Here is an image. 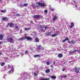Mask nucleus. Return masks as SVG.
<instances>
[{
    "label": "nucleus",
    "instance_id": "obj_1",
    "mask_svg": "<svg viewBox=\"0 0 80 80\" xmlns=\"http://www.w3.org/2000/svg\"><path fill=\"white\" fill-rule=\"evenodd\" d=\"M22 75H21V77H22L23 75V78H21L22 79L19 78L18 79V80H22V79L25 80V79H27V78H29V75L27 73H25L24 72L22 73Z\"/></svg>",
    "mask_w": 80,
    "mask_h": 80
},
{
    "label": "nucleus",
    "instance_id": "obj_2",
    "mask_svg": "<svg viewBox=\"0 0 80 80\" xmlns=\"http://www.w3.org/2000/svg\"><path fill=\"white\" fill-rule=\"evenodd\" d=\"M37 48L38 50H39L40 51L44 50V48L42 47V45H40L37 46Z\"/></svg>",
    "mask_w": 80,
    "mask_h": 80
},
{
    "label": "nucleus",
    "instance_id": "obj_3",
    "mask_svg": "<svg viewBox=\"0 0 80 80\" xmlns=\"http://www.w3.org/2000/svg\"><path fill=\"white\" fill-rule=\"evenodd\" d=\"M7 40L8 42H10V43H13V42H14V41H13V39L12 38H7Z\"/></svg>",
    "mask_w": 80,
    "mask_h": 80
},
{
    "label": "nucleus",
    "instance_id": "obj_4",
    "mask_svg": "<svg viewBox=\"0 0 80 80\" xmlns=\"http://www.w3.org/2000/svg\"><path fill=\"white\" fill-rule=\"evenodd\" d=\"M38 5L40 6V7H45V2H38Z\"/></svg>",
    "mask_w": 80,
    "mask_h": 80
},
{
    "label": "nucleus",
    "instance_id": "obj_5",
    "mask_svg": "<svg viewBox=\"0 0 80 80\" xmlns=\"http://www.w3.org/2000/svg\"><path fill=\"white\" fill-rule=\"evenodd\" d=\"M40 28L41 31L43 32V31H45L47 28V27L42 26L40 27Z\"/></svg>",
    "mask_w": 80,
    "mask_h": 80
},
{
    "label": "nucleus",
    "instance_id": "obj_6",
    "mask_svg": "<svg viewBox=\"0 0 80 80\" xmlns=\"http://www.w3.org/2000/svg\"><path fill=\"white\" fill-rule=\"evenodd\" d=\"M34 75L35 77H36L38 75V70H34Z\"/></svg>",
    "mask_w": 80,
    "mask_h": 80
},
{
    "label": "nucleus",
    "instance_id": "obj_7",
    "mask_svg": "<svg viewBox=\"0 0 80 80\" xmlns=\"http://www.w3.org/2000/svg\"><path fill=\"white\" fill-rule=\"evenodd\" d=\"M62 2H64L66 3V5H68V4L69 3V0H61Z\"/></svg>",
    "mask_w": 80,
    "mask_h": 80
},
{
    "label": "nucleus",
    "instance_id": "obj_8",
    "mask_svg": "<svg viewBox=\"0 0 80 80\" xmlns=\"http://www.w3.org/2000/svg\"><path fill=\"white\" fill-rule=\"evenodd\" d=\"M28 6V4L27 3H25L21 4L20 7H27Z\"/></svg>",
    "mask_w": 80,
    "mask_h": 80
},
{
    "label": "nucleus",
    "instance_id": "obj_9",
    "mask_svg": "<svg viewBox=\"0 0 80 80\" xmlns=\"http://www.w3.org/2000/svg\"><path fill=\"white\" fill-rule=\"evenodd\" d=\"M34 18H40V15H35L33 16Z\"/></svg>",
    "mask_w": 80,
    "mask_h": 80
},
{
    "label": "nucleus",
    "instance_id": "obj_10",
    "mask_svg": "<svg viewBox=\"0 0 80 80\" xmlns=\"http://www.w3.org/2000/svg\"><path fill=\"white\" fill-rule=\"evenodd\" d=\"M76 51H77V50H75L74 51H72L71 52H69V53L70 55H73V53H75V52H76Z\"/></svg>",
    "mask_w": 80,
    "mask_h": 80
},
{
    "label": "nucleus",
    "instance_id": "obj_11",
    "mask_svg": "<svg viewBox=\"0 0 80 80\" xmlns=\"http://www.w3.org/2000/svg\"><path fill=\"white\" fill-rule=\"evenodd\" d=\"M25 38H26L28 40H32V38L30 37H28L27 36H25L24 37Z\"/></svg>",
    "mask_w": 80,
    "mask_h": 80
},
{
    "label": "nucleus",
    "instance_id": "obj_12",
    "mask_svg": "<svg viewBox=\"0 0 80 80\" xmlns=\"http://www.w3.org/2000/svg\"><path fill=\"white\" fill-rule=\"evenodd\" d=\"M14 72V68L12 67L10 71L9 72H10V73H12L13 72Z\"/></svg>",
    "mask_w": 80,
    "mask_h": 80
},
{
    "label": "nucleus",
    "instance_id": "obj_13",
    "mask_svg": "<svg viewBox=\"0 0 80 80\" xmlns=\"http://www.w3.org/2000/svg\"><path fill=\"white\" fill-rule=\"evenodd\" d=\"M69 79L71 80H73V77L72 76V75H69Z\"/></svg>",
    "mask_w": 80,
    "mask_h": 80
},
{
    "label": "nucleus",
    "instance_id": "obj_14",
    "mask_svg": "<svg viewBox=\"0 0 80 80\" xmlns=\"http://www.w3.org/2000/svg\"><path fill=\"white\" fill-rule=\"evenodd\" d=\"M71 26L70 27V28H72V27L74 26V23L73 22H72L71 24Z\"/></svg>",
    "mask_w": 80,
    "mask_h": 80
},
{
    "label": "nucleus",
    "instance_id": "obj_15",
    "mask_svg": "<svg viewBox=\"0 0 80 80\" xmlns=\"http://www.w3.org/2000/svg\"><path fill=\"white\" fill-rule=\"evenodd\" d=\"M63 57V55L62 54L59 53L58 54V57L59 58H61Z\"/></svg>",
    "mask_w": 80,
    "mask_h": 80
},
{
    "label": "nucleus",
    "instance_id": "obj_16",
    "mask_svg": "<svg viewBox=\"0 0 80 80\" xmlns=\"http://www.w3.org/2000/svg\"><path fill=\"white\" fill-rule=\"evenodd\" d=\"M0 65H1V67H3V66H4V65H5V63L4 62H1Z\"/></svg>",
    "mask_w": 80,
    "mask_h": 80
},
{
    "label": "nucleus",
    "instance_id": "obj_17",
    "mask_svg": "<svg viewBox=\"0 0 80 80\" xmlns=\"http://www.w3.org/2000/svg\"><path fill=\"white\" fill-rule=\"evenodd\" d=\"M8 26H9V27H13V26L14 25L13 24H12V23H9L8 24Z\"/></svg>",
    "mask_w": 80,
    "mask_h": 80
},
{
    "label": "nucleus",
    "instance_id": "obj_18",
    "mask_svg": "<svg viewBox=\"0 0 80 80\" xmlns=\"http://www.w3.org/2000/svg\"><path fill=\"white\" fill-rule=\"evenodd\" d=\"M51 78H52L53 79H55L57 77L56 76H51Z\"/></svg>",
    "mask_w": 80,
    "mask_h": 80
},
{
    "label": "nucleus",
    "instance_id": "obj_19",
    "mask_svg": "<svg viewBox=\"0 0 80 80\" xmlns=\"http://www.w3.org/2000/svg\"><path fill=\"white\" fill-rule=\"evenodd\" d=\"M75 72H76L77 73H78L79 71H78V68H75Z\"/></svg>",
    "mask_w": 80,
    "mask_h": 80
},
{
    "label": "nucleus",
    "instance_id": "obj_20",
    "mask_svg": "<svg viewBox=\"0 0 80 80\" xmlns=\"http://www.w3.org/2000/svg\"><path fill=\"white\" fill-rule=\"evenodd\" d=\"M50 69H47L46 70V72L47 73H50Z\"/></svg>",
    "mask_w": 80,
    "mask_h": 80
},
{
    "label": "nucleus",
    "instance_id": "obj_21",
    "mask_svg": "<svg viewBox=\"0 0 80 80\" xmlns=\"http://www.w3.org/2000/svg\"><path fill=\"white\" fill-rule=\"evenodd\" d=\"M0 12H1V13H5V12H7V11H6V10H1Z\"/></svg>",
    "mask_w": 80,
    "mask_h": 80
},
{
    "label": "nucleus",
    "instance_id": "obj_22",
    "mask_svg": "<svg viewBox=\"0 0 80 80\" xmlns=\"http://www.w3.org/2000/svg\"><path fill=\"white\" fill-rule=\"evenodd\" d=\"M35 40L36 42H39V39L37 37L36 38Z\"/></svg>",
    "mask_w": 80,
    "mask_h": 80
},
{
    "label": "nucleus",
    "instance_id": "obj_23",
    "mask_svg": "<svg viewBox=\"0 0 80 80\" xmlns=\"http://www.w3.org/2000/svg\"><path fill=\"white\" fill-rule=\"evenodd\" d=\"M38 57H40V55H35L34 56V58H37Z\"/></svg>",
    "mask_w": 80,
    "mask_h": 80
},
{
    "label": "nucleus",
    "instance_id": "obj_24",
    "mask_svg": "<svg viewBox=\"0 0 80 80\" xmlns=\"http://www.w3.org/2000/svg\"><path fill=\"white\" fill-rule=\"evenodd\" d=\"M3 38V36L2 34L0 35V40H2Z\"/></svg>",
    "mask_w": 80,
    "mask_h": 80
},
{
    "label": "nucleus",
    "instance_id": "obj_25",
    "mask_svg": "<svg viewBox=\"0 0 80 80\" xmlns=\"http://www.w3.org/2000/svg\"><path fill=\"white\" fill-rule=\"evenodd\" d=\"M66 40H68V38H66L65 39L63 40L62 41V42H65Z\"/></svg>",
    "mask_w": 80,
    "mask_h": 80
},
{
    "label": "nucleus",
    "instance_id": "obj_26",
    "mask_svg": "<svg viewBox=\"0 0 80 80\" xmlns=\"http://www.w3.org/2000/svg\"><path fill=\"white\" fill-rule=\"evenodd\" d=\"M57 18V16H55L54 17V18H53V21H55V20H56Z\"/></svg>",
    "mask_w": 80,
    "mask_h": 80
},
{
    "label": "nucleus",
    "instance_id": "obj_27",
    "mask_svg": "<svg viewBox=\"0 0 80 80\" xmlns=\"http://www.w3.org/2000/svg\"><path fill=\"white\" fill-rule=\"evenodd\" d=\"M49 79H46V78H41L39 79V80H48Z\"/></svg>",
    "mask_w": 80,
    "mask_h": 80
},
{
    "label": "nucleus",
    "instance_id": "obj_28",
    "mask_svg": "<svg viewBox=\"0 0 80 80\" xmlns=\"http://www.w3.org/2000/svg\"><path fill=\"white\" fill-rule=\"evenodd\" d=\"M62 78H67V76L66 75H63L62 76Z\"/></svg>",
    "mask_w": 80,
    "mask_h": 80
},
{
    "label": "nucleus",
    "instance_id": "obj_29",
    "mask_svg": "<svg viewBox=\"0 0 80 80\" xmlns=\"http://www.w3.org/2000/svg\"><path fill=\"white\" fill-rule=\"evenodd\" d=\"M56 35H57V34H54L52 35V37H56Z\"/></svg>",
    "mask_w": 80,
    "mask_h": 80
},
{
    "label": "nucleus",
    "instance_id": "obj_30",
    "mask_svg": "<svg viewBox=\"0 0 80 80\" xmlns=\"http://www.w3.org/2000/svg\"><path fill=\"white\" fill-rule=\"evenodd\" d=\"M47 65H49L50 64V62H49V61H47L46 62Z\"/></svg>",
    "mask_w": 80,
    "mask_h": 80
},
{
    "label": "nucleus",
    "instance_id": "obj_31",
    "mask_svg": "<svg viewBox=\"0 0 80 80\" xmlns=\"http://www.w3.org/2000/svg\"><path fill=\"white\" fill-rule=\"evenodd\" d=\"M44 13H47L48 12V11H47V10H45L44 11Z\"/></svg>",
    "mask_w": 80,
    "mask_h": 80
},
{
    "label": "nucleus",
    "instance_id": "obj_32",
    "mask_svg": "<svg viewBox=\"0 0 80 80\" xmlns=\"http://www.w3.org/2000/svg\"><path fill=\"white\" fill-rule=\"evenodd\" d=\"M15 15H16V16H17L18 17H19L20 16V15L19 14H15Z\"/></svg>",
    "mask_w": 80,
    "mask_h": 80
},
{
    "label": "nucleus",
    "instance_id": "obj_33",
    "mask_svg": "<svg viewBox=\"0 0 80 80\" xmlns=\"http://www.w3.org/2000/svg\"><path fill=\"white\" fill-rule=\"evenodd\" d=\"M6 19H7V18H6L4 17L2 19V20H5Z\"/></svg>",
    "mask_w": 80,
    "mask_h": 80
},
{
    "label": "nucleus",
    "instance_id": "obj_34",
    "mask_svg": "<svg viewBox=\"0 0 80 80\" xmlns=\"http://www.w3.org/2000/svg\"><path fill=\"white\" fill-rule=\"evenodd\" d=\"M25 30L26 31H27V30H30V29L29 28H25Z\"/></svg>",
    "mask_w": 80,
    "mask_h": 80
},
{
    "label": "nucleus",
    "instance_id": "obj_35",
    "mask_svg": "<svg viewBox=\"0 0 80 80\" xmlns=\"http://www.w3.org/2000/svg\"><path fill=\"white\" fill-rule=\"evenodd\" d=\"M62 50L60 49V48H58L57 49V50H58V51H61Z\"/></svg>",
    "mask_w": 80,
    "mask_h": 80
},
{
    "label": "nucleus",
    "instance_id": "obj_36",
    "mask_svg": "<svg viewBox=\"0 0 80 80\" xmlns=\"http://www.w3.org/2000/svg\"><path fill=\"white\" fill-rule=\"evenodd\" d=\"M15 27L16 28H18V26H17V24H15Z\"/></svg>",
    "mask_w": 80,
    "mask_h": 80
},
{
    "label": "nucleus",
    "instance_id": "obj_37",
    "mask_svg": "<svg viewBox=\"0 0 80 80\" xmlns=\"http://www.w3.org/2000/svg\"><path fill=\"white\" fill-rule=\"evenodd\" d=\"M77 52H78L79 53H80V50H78L77 51Z\"/></svg>",
    "mask_w": 80,
    "mask_h": 80
},
{
    "label": "nucleus",
    "instance_id": "obj_38",
    "mask_svg": "<svg viewBox=\"0 0 80 80\" xmlns=\"http://www.w3.org/2000/svg\"><path fill=\"white\" fill-rule=\"evenodd\" d=\"M23 39H24V38H22L20 39L19 40H23Z\"/></svg>",
    "mask_w": 80,
    "mask_h": 80
},
{
    "label": "nucleus",
    "instance_id": "obj_39",
    "mask_svg": "<svg viewBox=\"0 0 80 80\" xmlns=\"http://www.w3.org/2000/svg\"><path fill=\"white\" fill-rule=\"evenodd\" d=\"M28 51H25V54H26L27 53H28Z\"/></svg>",
    "mask_w": 80,
    "mask_h": 80
},
{
    "label": "nucleus",
    "instance_id": "obj_40",
    "mask_svg": "<svg viewBox=\"0 0 80 80\" xmlns=\"http://www.w3.org/2000/svg\"><path fill=\"white\" fill-rule=\"evenodd\" d=\"M53 65H55V62L53 61Z\"/></svg>",
    "mask_w": 80,
    "mask_h": 80
},
{
    "label": "nucleus",
    "instance_id": "obj_41",
    "mask_svg": "<svg viewBox=\"0 0 80 80\" xmlns=\"http://www.w3.org/2000/svg\"><path fill=\"white\" fill-rule=\"evenodd\" d=\"M65 68H63L62 69V71H65Z\"/></svg>",
    "mask_w": 80,
    "mask_h": 80
},
{
    "label": "nucleus",
    "instance_id": "obj_42",
    "mask_svg": "<svg viewBox=\"0 0 80 80\" xmlns=\"http://www.w3.org/2000/svg\"><path fill=\"white\" fill-rule=\"evenodd\" d=\"M75 6V8H78L77 5H76Z\"/></svg>",
    "mask_w": 80,
    "mask_h": 80
},
{
    "label": "nucleus",
    "instance_id": "obj_43",
    "mask_svg": "<svg viewBox=\"0 0 80 80\" xmlns=\"http://www.w3.org/2000/svg\"><path fill=\"white\" fill-rule=\"evenodd\" d=\"M58 1L59 2V3H60L61 2V1L60 0H58Z\"/></svg>",
    "mask_w": 80,
    "mask_h": 80
},
{
    "label": "nucleus",
    "instance_id": "obj_44",
    "mask_svg": "<svg viewBox=\"0 0 80 80\" xmlns=\"http://www.w3.org/2000/svg\"><path fill=\"white\" fill-rule=\"evenodd\" d=\"M51 68H53V65H51Z\"/></svg>",
    "mask_w": 80,
    "mask_h": 80
},
{
    "label": "nucleus",
    "instance_id": "obj_45",
    "mask_svg": "<svg viewBox=\"0 0 80 80\" xmlns=\"http://www.w3.org/2000/svg\"><path fill=\"white\" fill-rule=\"evenodd\" d=\"M51 10H52V11H53V10H54V9H53L51 8Z\"/></svg>",
    "mask_w": 80,
    "mask_h": 80
},
{
    "label": "nucleus",
    "instance_id": "obj_46",
    "mask_svg": "<svg viewBox=\"0 0 80 80\" xmlns=\"http://www.w3.org/2000/svg\"><path fill=\"white\" fill-rule=\"evenodd\" d=\"M71 42V41H68V42L69 43H70Z\"/></svg>",
    "mask_w": 80,
    "mask_h": 80
},
{
    "label": "nucleus",
    "instance_id": "obj_47",
    "mask_svg": "<svg viewBox=\"0 0 80 80\" xmlns=\"http://www.w3.org/2000/svg\"><path fill=\"white\" fill-rule=\"evenodd\" d=\"M73 42V41H71V43H73L74 42Z\"/></svg>",
    "mask_w": 80,
    "mask_h": 80
},
{
    "label": "nucleus",
    "instance_id": "obj_48",
    "mask_svg": "<svg viewBox=\"0 0 80 80\" xmlns=\"http://www.w3.org/2000/svg\"><path fill=\"white\" fill-rule=\"evenodd\" d=\"M2 42H0V44H2Z\"/></svg>",
    "mask_w": 80,
    "mask_h": 80
},
{
    "label": "nucleus",
    "instance_id": "obj_49",
    "mask_svg": "<svg viewBox=\"0 0 80 80\" xmlns=\"http://www.w3.org/2000/svg\"><path fill=\"white\" fill-rule=\"evenodd\" d=\"M32 6L33 7H34V4H32Z\"/></svg>",
    "mask_w": 80,
    "mask_h": 80
},
{
    "label": "nucleus",
    "instance_id": "obj_50",
    "mask_svg": "<svg viewBox=\"0 0 80 80\" xmlns=\"http://www.w3.org/2000/svg\"><path fill=\"white\" fill-rule=\"evenodd\" d=\"M72 2H73L74 3H75V1H73Z\"/></svg>",
    "mask_w": 80,
    "mask_h": 80
},
{
    "label": "nucleus",
    "instance_id": "obj_51",
    "mask_svg": "<svg viewBox=\"0 0 80 80\" xmlns=\"http://www.w3.org/2000/svg\"><path fill=\"white\" fill-rule=\"evenodd\" d=\"M1 55H2V53L0 52V56Z\"/></svg>",
    "mask_w": 80,
    "mask_h": 80
},
{
    "label": "nucleus",
    "instance_id": "obj_52",
    "mask_svg": "<svg viewBox=\"0 0 80 80\" xmlns=\"http://www.w3.org/2000/svg\"><path fill=\"white\" fill-rule=\"evenodd\" d=\"M6 59H7V58H8L7 57H6Z\"/></svg>",
    "mask_w": 80,
    "mask_h": 80
},
{
    "label": "nucleus",
    "instance_id": "obj_53",
    "mask_svg": "<svg viewBox=\"0 0 80 80\" xmlns=\"http://www.w3.org/2000/svg\"><path fill=\"white\" fill-rule=\"evenodd\" d=\"M0 2H2V0H0Z\"/></svg>",
    "mask_w": 80,
    "mask_h": 80
},
{
    "label": "nucleus",
    "instance_id": "obj_54",
    "mask_svg": "<svg viewBox=\"0 0 80 80\" xmlns=\"http://www.w3.org/2000/svg\"><path fill=\"white\" fill-rule=\"evenodd\" d=\"M10 67V65H9L8 66V67Z\"/></svg>",
    "mask_w": 80,
    "mask_h": 80
},
{
    "label": "nucleus",
    "instance_id": "obj_55",
    "mask_svg": "<svg viewBox=\"0 0 80 80\" xmlns=\"http://www.w3.org/2000/svg\"><path fill=\"white\" fill-rule=\"evenodd\" d=\"M53 29H54V30H55V29L54 28H53Z\"/></svg>",
    "mask_w": 80,
    "mask_h": 80
},
{
    "label": "nucleus",
    "instance_id": "obj_56",
    "mask_svg": "<svg viewBox=\"0 0 80 80\" xmlns=\"http://www.w3.org/2000/svg\"><path fill=\"white\" fill-rule=\"evenodd\" d=\"M4 77H3V78H4Z\"/></svg>",
    "mask_w": 80,
    "mask_h": 80
},
{
    "label": "nucleus",
    "instance_id": "obj_57",
    "mask_svg": "<svg viewBox=\"0 0 80 80\" xmlns=\"http://www.w3.org/2000/svg\"><path fill=\"white\" fill-rule=\"evenodd\" d=\"M32 73H33V72H32Z\"/></svg>",
    "mask_w": 80,
    "mask_h": 80
},
{
    "label": "nucleus",
    "instance_id": "obj_58",
    "mask_svg": "<svg viewBox=\"0 0 80 80\" xmlns=\"http://www.w3.org/2000/svg\"><path fill=\"white\" fill-rule=\"evenodd\" d=\"M69 63H70V62H69Z\"/></svg>",
    "mask_w": 80,
    "mask_h": 80
},
{
    "label": "nucleus",
    "instance_id": "obj_59",
    "mask_svg": "<svg viewBox=\"0 0 80 80\" xmlns=\"http://www.w3.org/2000/svg\"><path fill=\"white\" fill-rule=\"evenodd\" d=\"M38 52H39V51H38Z\"/></svg>",
    "mask_w": 80,
    "mask_h": 80
}]
</instances>
